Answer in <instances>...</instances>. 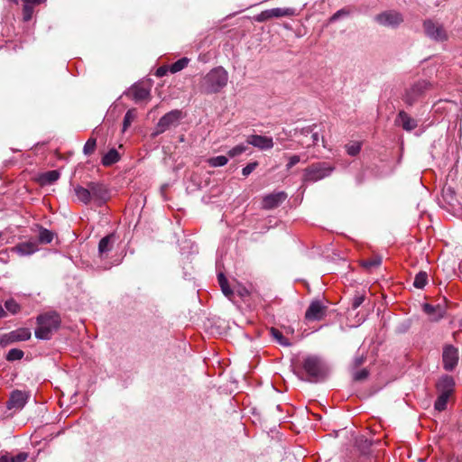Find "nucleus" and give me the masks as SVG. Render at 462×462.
Here are the masks:
<instances>
[{"instance_id":"1","label":"nucleus","mask_w":462,"mask_h":462,"mask_svg":"<svg viewBox=\"0 0 462 462\" xmlns=\"http://www.w3.org/2000/svg\"><path fill=\"white\" fill-rule=\"evenodd\" d=\"M228 81V73L223 67L209 70L200 80L199 89L205 94L218 93Z\"/></svg>"},{"instance_id":"2","label":"nucleus","mask_w":462,"mask_h":462,"mask_svg":"<svg viewBox=\"0 0 462 462\" xmlns=\"http://www.w3.org/2000/svg\"><path fill=\"white\" fill-rule=\"evenodd\" d=\"M37 323L35 337L43 340L50 339L60 325V317L56 312L45 313L37 318Z\"/></svg>"},{"instance_id":"3","label":"nucleus","mask_w":462,"mask_h":462,"mask_svg":"<svg viewBox=\"0 0 462 462\" xmlns=\"http://www.w3.org/2000/svg\"><path fill=\"white\" fill-rule=\"evenodd\" d=\"M302 368L308 375V380L313 383L323 381L328 374V366L319 357L315 356L305 357L302 362Z\"/></svg>"},{"instance_id":"4","label":"nucleus","mask_w":462,"mask_h":462,"mask_svg":"<svg viewBox=\"0 0 462 462\" xmlns=\"http://www.w3.org/2000/svg\"><path fill=\"white\" fill-rule=\"evenodd\" d=\"M335 170L334 166L326 162H315L303 171L304 182H316L329 176Z\"/></svg>"},{"instance_id":"5","label":"nucleus","mask_w":462,"mask_h":462,"mask_svg":"<svg viewBox=\"0 0 462 462\" xmlns=\"http://www.w3.org/2000/svg\"><path fill=\"white\" fill-rule=\"evenodd\" d=\"M430 83L425 80H420L414 83L405 90L402 100L408 106H413L430 88Z\"/></svg>"},{"instance_id":"6","label":"nucleus","mask_w":462,"mask_h":462,"mask_svg":"<svg viewBox=\"0 0 462 462\" xmlns=\"http://www.w3.org/2000/svg\"><path fill=\"white\" fill-rule=\"evenodd\" d=\"M183 115L180 110L174 109L165 114L158 122L156 125L155 134L164 133L171 126L178 125L179 122L182 119Z\"/></svg>"},{"instance_id":"7","label":"nucleus","mask_w":462,"mask_h":462,"mask_svg":"<svg viewBox=\"0 0 462 462\" xmlns=\"http://www.w3.org/2000/svg\"><path fill=\"white\" fill-rule=\"evenodd\" d=\"M31 330L27 328H20L8 333L3 334L0 337V346L5 347L8 345L26 341L31 338Z\"/></svg>"},{"instance_id":"8","label":"nucleus","mask_w":462,"mask_h":462,"mask_svg":"<svg viewBox=\"0 0 462 462\" xmlns=\"http://www.w3.org/2000/svg\"><path fill=\"white\" fill-rule=\"evenodd\" d=\"M328 307L319 300H312L305 312V319L319 321L327 316Z\"/></svg>"},{"instance_id":"9","label":"nucleus","mask_w":462,"mask_h":462,"mask_svg":"<svg viewBox=\"0 0 462 462\" xmlns=\"http://www.w3.org/2000/svg\"><path fill=\"white\" fill-rule=\"evenodd\" d=\"M375 21L383 26L396 27L403 21L402 14L395 11H386L375 16Z\"/></svg>"},{"instance_id":"10","label":"nucleus","mask_w":462,"mask_h":462,"mask_svg":"<svg viewBox=\"0 0 462 462\" xmlns=\"http://www.w3.org/2000/svg\"><path fill=\"white\" fill-rule=\"evenodd\" d=\"M88 189L91 191L92 201L102 205L109 198L108 190L103 183L88 182Z\"/></svg>"},{"instance_id":"11","label":"nucleus","mask_w":462,"mask_h":462,"mask_svg":"<svg viewBox=\"0 0 462 462\" xmlns=\"http://www.w3.org/2000/svg\"><path fill=\"white\" fill-rule=\"evenodd\" d=\"M423 28L427 36L437 40L443 41L447 39V34L443 27L438 23H434L430 20L425 21Z\"/></svg>"},{"instance_id":"12","label":"nucleus","mask_w":462,"mask_h":462,"mask_svg":"<svg viewBox=\"0 0 462 462\" xmlns=\"http://www.w3.org/2000/svg\"><path fill=\"white\" fill-rule=\"evenodd\" d=\"M443 365L444 368L451 371L455 368L458 361L457 349L452 346H448L443 350Z\"/></svg>"},{"instance_id":"13","label":"nucleus","mask_w":462,"mask_h":462,"mask_svg":"<svg viewBox=\"0 0 462 462\" xmlns=\"http://www.w3.org/2000/svg\"><path fill=\"white\" fill-rule=\"evenodd\" d=\"M286 198L287 195L283 191L268 194L263 199L262 208L264 209H272L277 208L286 199Z\"/></svg>"},{"instance_id":"14","label":"nucleus","mask_w":462,"mask_h":462,"mask_svg":"<svg viewBox=\"0 0 462 462\" xmlns=\"http://www.w3.org/2000/svg\"><path fill=\"white\" fill-rule=\"evenodd\" d=\"M129 95L132 97L135 103H140L144 100L150 99V88L143 83H138L132 86L129 90Z\"/></svg>"},{"instance_id":"15","label":"nucleus","mask_w":462,"mask_h":462,"mask_svg":"<svg viewBox=\"0 0 462 462\" xmlns=\"http://www.w3.org/2000/svg\"><path fill=\"white\" fill-rule=\"evenodd\" d=\"M27 399L28 396L24 392L14 390L7 402V408L9 410H21L26 404Z\"/></svg>"},{"instance_id":"16","label":"nucleus","mask_w":462,"mask_h":462,"mask_svg":"<svg viewBox=\"0 0 462 462\" xmlns=\"http://www.w3.org/2000/svg\"><path fill=\"white\" fill-rule=\"evenodd\" d=\"M246 142L260 150H270L273 147V138L268 136L252 134L247 137Z\"/></svg>"},{"instance_id":"17","label":"nucleus","mask_w":462,"mask_h":462,"mask_svg":"<svg viewBox=\"0 0 462 462\" xmlns=\"http://www.w3.org/2000/svg\"><path fill=\"white\" fill-rule=\"evenodd\" d=\"M116 242L115 234H109L104 236L98 244V257L101 260H105L108 257L109 253L112 251L114 247V244Z\"/></svg>"},{"instance_id":"18","label":"nucleus","mask_w":462,"mask_h":462,"mask_svg":"<svg viewBox=\"0 0 462 462\" xmlns=\"http://www.w3.org/2000/svg\"><path fill=\"white\" fill-rule=\"evenodd\" d=\"M395 124L402 126L407 132H411L418 126V121L403 110L398 113Z\"/></svg>"},{"instance_id":"19","label":"nucleus","mask_w":462,"mask_h":462,"mask_svg":"<svg viewBox=\"0 0 462 462\" xmlns=\"http://www.w3.org/2000/svg\"><path fill=\"white\" fill-rule=\"evenodd\" d=\"M19 255H30L38 251V243L36 241H27L16 245L13 249Z\"/></svg>"},{"instance_id":"20","label":"nucleus","mask_w":462,"mask_h":462,"mask_svg":"<svg viewBox=\"0 0 462 462\" xmlns=\"http://www.w3.org/2000/svg\"><path fill=\"white\" fill-rule=\"evenodd\" d=\"M454 387H455V381L449 375L442 376L437 383L438 392L440 393H446L448 395H451L453 393Z\"/></svg>"},{"instance_id":"21","label":"nucleus","mask_w":462,"mask_h":462,"mask_svg":"<svg viewBox=\"0 0 462 462\" xmlns=\"http://www.w3.org/2000/svg\"><path fill=\"white\" fill-rule=\"evenodd\" d=\"M423 310L426 314L430 316L431 319L434 321H437V320L440 319L441 318H443L444 313H445V311L441 306H439V305L432 306L428 303L423 305Z\"/></svg>"},{"instance_id":"22","label":"nucleus","mask_w":462,"mask_h":462,"mask_svg":"<svg viewBox=\"0 0 462 462\" xmlns=\"http://www.w3.org/2000/svg\"><path fill=\"white\" fill-rule=\"evenodd\" d=\"M74 191H75V194H76L78 199L80 202L88 205L92 201L91 191L88 189V185L87 186V188H84L82 186H77L74 189Z\"/></svg>"},{"instance_id":"23","label":"nucleus","mask_w":462,"mask_h":462,"mask_svg":"<svg viewBox=\"0 0 462 462\" xmlns=\"http://www.w3.org/2000/svg\"><path fill=\"white\" fill-rule=\"evenodd\" d=\"M120 159L119 153L116 149L109 150L102 158V164L104 166H110L117 162Z\"/></svg>"},{"instance_id":"24","label":"nucleus","mask_w":462,"mask_h":462,"mask_svg":"<svg viewBox=\"0 0 462 462\" xmlns=\"http://www.w3.org/2000/svg\"><path fill=\"white\" fill-rule=\"evenodd\" d=\"M217 280H218L219 286H220L221 291L224 293V295L226 297H227L228 299H231L232 296L234 295V292L231 290V288L229 287L228 282H227L226 278L225 277L224 273H218Z\"/></svg>"},{"instance_id":"25","label":"nucleus","mask_w":462,"mask_h":462,"mask_svg":"<svg viewBox=\"0 0 462 462\" xmlns=\"http://www.w3.org/2000/svg\"><path fill=\"white\" fill-rule=\"evenodd\" d=\"M268 14L270 15V19L272 18H279L283 16H291L293 14V10L291 8H273L268 10Z\"/></svg>"},{"instance_id":"26","label":"nucleus","mask_w":462,"mask_h":462,"mask_svg":"<svg viewBox=\"0 0 462 462\" xmlns=\"http://www.w3.org/2000/svg\"><path fill=\"white\" fill-rule=\"evenodd\" d=\"M270 334L273 337V338L276 340V342L279 343L280 345L283 346H290L291 345V341L287 337H285L279 329L272 328L270 329Z\"/></svg>"},{"instance_id":"27","label":"nucleus","mask_w":462,"mask_h":462,"mask_svg":"<svg viewBox=\"0 0 462 462\" xmlns=\"http://www.w3.org/2000/svg\"><path fill=\"white\" fill-rule=\"evenodd\" d=\"M439 396L435 402L434 408L438 411H442L447 409V404L451 395L439 393Z\"/></svg>"},{"instance_id":"28","label":"nucleus","mask_w":462,"mask_h":462,"mask_svg":"<svg viewBox=\"0 0 462 462\" xmlns=\"http://www.w3.org/2000/svg\"><path fill=\"white\" fill-rule=\"evenodd\" d=\"M60 172L58 171H49L42 175V181L44 184H51L58 180Z\"/></svg>"},{"instance_id":"29","label":"nucleus","mask_w":462,"mask_h":462,"mask_svg":"<svg viewBox=\"0 0 462 462\" xmlns=\"http://www.w3.org/2000/svg\"><path fill=\"white\" fill-rule=\"evenodd\" d=\"M428 282V274L426 272H420L416 274L414 281H413V286L417 289H422L425 287V285Z\"/></svg>"},{"instance_id":"30","label":"nucleus","mask_w":462,"mask_h":462,"mask_svg":"<svg viewBox=\"0 0 462 462\" xmlns=\"http://www.w3.org/2000/svg\"><path fill=\"white\" fill-rule=\"evenodd\" d=\"M189 62V60L188 58H181L180 60H178L177 61H175L174 63H172L170 67V71L171 73H177L180 70H182L184 68H186L188 66Z\"/></svg>"},{"instance_id":"31","label":"nucleus","mask_w":462,"mask_h":462,"mask_svg":"<svg viewBox=\"0 0 462 462\" xmlns=\"http://www.w3.org/2000/svg\"><path fill=\"white\" fill-rule=\"evenodd\" d=\"M5 308L6 309V311L10 312L12 315H15L21 310L20 304L14 299H8L5 300Z\"/></svg>"},{"instance_id":"32","label":"nucleus","mask_w":462,"mask_h":462,"mask_svg":"<svg viewBox=\"0 0 462 462\" xmlns=\"http://www.w3.org/2000/svg\"><path fill=\"white\" fill-rule=\"evenodd\" d=\"M362 143L357 141H353L346 144V151L348 155L356 156L361 151Z\"/></svg>"},{"instance_id":"33","label":"nucleus","mask_w":462,"mask_h":462,"mask_svg":"<svg viewBox=\"0 0 462 462\" xmlns=\"http://www.w3.org/2000/svg\"><path fill=\"white\" fill-rule=\"evenodd\" d=\"M136 115L137 113L135 109H129L125 113L123 122V131H125L131 125L132 122L135 119Z\"/></svg>"},{"instance_id":"34","label":"nucleus","mask_w":462,"mask_h":462,"mask_svg":"<svg viewBox=\"0 0 462 462\" xmlns=\"http://www.w3.org/2000/svg\"><path fill=\"white\" fill-rule=\"evenodd\" d=\"M381 263H382V258L379 256H374L370 259L364 260L362 262V265L367 270H372L374 268H376V267L380 266Z\"/></svg>"},{"instance_id":"35","label":"nucleus","mask_w":462,"mask_h":462,"mask_svg":"<svg viewBox=\"0 0 462 462\" xmlns=\"http://www.w3.org/2000/svg\"><path fill=\"white\" fill-rule=\"evenodd\" d=\"M209 166L211 167H221L225 166L228 162L227 157L224 155H219L216 157L209 158L208 160Z\"/></svg>"},{"instance_id":"36","label":"nucleus","mask_w":462,"mask_h":462,"mask_svg":"<svg viewBox=\"0 0 462 462\" xmlns=\"http://www.w3.org/2000/svg\"><path fill=\"white\" fill-rule=\"evenodd\" d=\"M23 356L24 353L21 349L12 348L8 351L6 355V360L10 362L21 360L23 357Z\"/></svg>"},{"instance_id":"37","label":"nucleus","mask_w":462,"mask_h":462,"mask_svg":"<svg viewBox=\"0 0 462 462\" xmlns=\"http://www.w3.org/2000/svg\"><path fill=\"white\" fill-rule=\"evenodd\" d=\"M53 239V234L46 228H41L39 233V241L42 244H49Z\"/></svg>"},{"instance_id":"38","label":"nucleus","mask_w":462,"mask_h":462,"mask_svg":"<svg viewBox=\"0 0 462 462\" xmlns=\"http://www.w3.org/2000/svg\"><path fill=\"white\" fill-rule=\"evenodd\" d=\"M96 146H97V140L96 138H89L85 145H84V148H83V152L85 155H91L95 150H96Z\"/></svg>"},{"instance_id":"39","label":"nucleus","mask_w":462,"mask_h":462,"mask_svg":"<svg viewBox=\"0 0 462 462\" xmlns=\"http://www.w3.org/2000/svg\"><path fill=\"white\" fill-rule=\"evenodd\" d=\"M246 150H247V146L246 145H245V144H238V145L233 147L232 149H230L227 152V155L230 158H234V157L239 156L240 154L245 152Z\"/></svg>"},{"instance_id":"40","label":"nucleus","mask_w":462,"mask_h":462,"mask_svg":"<svg viewBox=\"0 0 462 462\" xmlns=\"http://www.w3.org/2000/svg\"><path fill=\"white\" fill-rule=\"evenodd\" d=\"M33 14L32 4L26 3L23 8V18L24 22H28L32 19Z\"/></svg>"},{"instance_id":"41","label":"nucleus","mask_w":462,"mask_h":462,"mask_svg":"<svg viewBox=\"0 0 462 462\" xmlns=\"http://www.w3.org/2000/svg\"><path fill=\"white\" fill-rule=\"evenodd\" d=\"M258 166L257 162H250L245 167L243 168L242 173L245 177H247L249 174H251Z\"/></svg>"},{"instance_id":"42","label":"nucleus","mask_w":462,"mask_h":462,"mask_svg":"<svg viewBox=\"0 0 462 462\" xmlns=\"http://www.w3.org/2000/svg\"><path fill=\"white\" fill-rule=\"evenodd\" d=\"M28 457V453L21 452L14 457H10L8 455V462H24Z\"/></svg>"},{"instance_id":"43","label":"nucleus","mask_w":462,"mask_h":462,"mask_svg":"<svg viewBox=\"0 0 462 462\" xmlns=\"http://www.w3.org/2000/svg\"><path fill=\"white\" fill-rule=\"evenodd\" d=\"M368 376V371L366 369H362L354 374V379L356 381H362Z\"/></svg>"},{"instance_id":"44","label":"nucleus","mask_w":462,"mask_h":462,"mask_svg":"<svg viewBox=\"0 0 462 462\" xmlns=\"http://www.w3.org/2000/svg\"><path fill=\"white\" fill-rule=\"evenodd\" d=\"M300 162V158L299 155H291L289 158V162H288L286 167L288 170H290Z\"/></svg>"},{"instance_id":"45","label":"nucleus","mask_w":462,"mask_h":462,"mask_svg":"<svg viewBox=\"0 0 462 462\" xmlns=\"http://www.w3.org/2000/svg\"><path fill=\"white\" fill-rule=\"evenodd\" d=\"M365 300V297L363 295H356L352 300V308L356 310Z\"/></svg>"},{"instance_id":"46","label":"nucleus","mask_w":462,"mask_h":462,"mask_svg":"<svg viewBox=\"0 0 462 462\" xmlns=\"http://www.w3.org/2000/svg\"><path fill=\"white\" fill-rule=\"evenodd\" d=\"M348 14V12L345 9H341V10H338L337 12H336L329 19V21L331 23L338 20L341 16L343 15H347Z\"/></svg>"},{"instance_id":"47","label":"nucleus","mask_w":462,"mask_h":462,"mask_svg":"<svg viewBox=\"0 0 462 462\" xmlns=\"http://www.w3.org/2000/svg\"><path fill=\"white\" fill-rule=\"evenodd\" d=\"M270 19V15L268 14V10H265V11H263L261 14H259L256 17H255V21L259 22V23H262V22H264V21H267Z\"/></svg>"},{"instance_id":"48","label":"nucleus","mask_w":462,"mask_h":462,"mask_svg":"<svg viewBox=\"0 0 462 462\" xmlns=\"http://www.w3.org/2000/svg\"><path fill=\"white\" fill-rule=\"evenodd\" d=\"M167 70H168V69H167L166 68H164V67H160V68L157 69V71H156V75H157L158 77H162V76H164V75L166 74Z\"/></svg>"},{"instance_id":"49","label":"nucleus","mask_w":462,"mask_h":462,"mask_svg":"<svg viewBox=\"0 0 462 462\" xmlns=\"http://www.w3.org/2000/svg\"><path fill=\"white\" fill-rule=\"evenodd\" d=\"M8 452L1 453L0 462H8Z\"/></svg>"},{"instance_id":"50","label":"nucleus","mask_w":462,"mask_h":462,"mask_svg":"<svg viewBox=\"0 0 462 462\" xmlns=\"http://www.w3.org/2000/svg\"><path fill=\"white\" fill-rule=\"evenodd\" d=\"M23 1L28 4L40 5L43 2H45L46 0H23Z\"/></svg>"},{"instance_id":"51","label":"nucleus","mask_w":462,"mask_h":462,"mask_svg":"<svg viewBox=\"0 0 462 462\" xmlns=\"http://www.w3.org/2000/svg\"><path fill=\"white\" fill-rule=\"evenodd\" d=\"M6 317V311L4 310L2 305H0V319Z\"/></svg>"},{"instance_id":"52","label":"nucleus","mask_w":462,"mask_h":462,"mask_svg":"<svg viewBox=\"0 0 462 462\" xmlns=\"http://www.w3.org/2000/svg\"><path fill=\"white\" fill-rule=\"evenodd\" d=\"M312 140H313V143L314 144L318 143V141H319V134L317 133H314L312 134Z\"/></svg>"},{"instance_id":"53","label":"nucleus","mask_w":462,"mask_h":462,"mask_svg":"<svg viewBox=\"0 0 462 462\" xmlns=\"http://www.w3.org/2000/svg\"><path fill=\"white\" fill-rule=\"evenodd\" d=\"M362 363H363V358L362 357L356 359V365L358 366V365H362Z\"/></svg>"},{"instance_id":"54","label":"nucleus","mask_w":462,"mask_h":462,"mask_svg":"<svg viewBox=\"0 0 462 462\" xmlns=\"http://www.w3.org/2000/svg\"><path fill=\"white\" fill-rule=\"evenodd\" d=\"M307 132H313V129L310 127V130H307Z\"/></svg>"},{"instance_id":"55","label":"nucleus","mask_w":462,"mask_h":462,"mask_svg":"<svg viewBox=\"0 0 462 462\" xmlns=\"http://www.w3.org/2000/svg\"><path fill=\"white\" fill-rule=\"evenodd\" d=\"M460 328H462V319H461V321H460Z\"/></svg>"}]
</instances>
